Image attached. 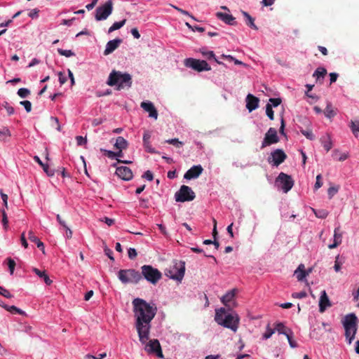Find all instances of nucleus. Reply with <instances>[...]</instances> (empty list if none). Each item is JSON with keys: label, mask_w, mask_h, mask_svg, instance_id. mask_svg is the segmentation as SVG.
<instances>
[{"label": "nucleus", "mask_w": 359, "mask_h": 359, "mask_svg": "<svg viewBox=\"0 0 359 359\" xmlns=\"http://www.w3.org/2000/svg\"><path fill=\"white\" fill-rule=\"evenodd\" d=\"M327 70L324 67H318L316 71L314 72L313 76L316 78V81H320V83H322V81H320V78H324L325 76L327 74Z\"/></svg>", "instance_id": "26"}, {"label": "nucleus", "mask_w": 359, "mask_h": 359, "mask_svg": "<svg viewBox=\"0 0 359 359\" xmlns=\"http://www.w3.org/2000/svg\"><path fill=\"white\" fill-rule=\"evenodd\" d=\"M276 182L277 185L285 193L289 191L294 184L292 177L284 172H280L279 174Z\"/></svg>", "instance_id": "9"}, {"label": "nucleus", "mask_w": 359, "mask_h": 359, "mask_svg": "<svg viewBox=\"0 0 359 359\" xmlns=\"http://www.w3.org/2000/svg\"><path fill=\"white\" fill-rule=\"evenodd\" d=\"M236 293V289H233V290H230L229 292H228L226 294H224L221 298V302H222V304H224L225 306H228L229 303L231 302L233 300V299L234 298Z\"/></svg>", "instance_id": "25"}, {"label": "nucleus", "mask_w": 359, "mask_h": 359, "mask_svg": "<svg viewBox=\"0 0 359 359\" xmlns=\"http://www.w3.org/2000/svg\"><path fill=\"white\" fill-rule=\"evenodd\" d=\"M165 275L170 278L180 280V267L177 266V264L173 266L172 269H166Z\"/></svg>", "instance_id": "23"}, {"label": "nucleus", "mask_w": 359, "mask_h": 359, "mask_svg": "<svg viewBox=\"0 0 359 359\" xmlns=\"http://www.w3.org/2000/svg\"><path fill=\"white\" fill-rule=\"evenodd\" d=\"M21 105H22L27 112H30L32 110V103L28 100L21 101L20 102Z\"/></svg>", "instance_id": "47"}, {"label": "nucleus", "mask_w": 359, "mask_h": 359, "mask_svg": "<svg viewBox=\"0 0 359 359\" xmlns=\"http://www.w3.org/2000/svg\"><path fill=\"white\" fill-rule=\"evenodd\" d=\"M0 294L8 299L13 297V295L8 290L1 286H0Z\"/></svg>", "instance_id": "41"}, {"label": "nucleus", "mask_w": 359, "mask_h": 359, "mask_svg": "<svg viewBox=\"0 0 359 359\" xmlns=\"http://www.w3.org/2000/svg\"><path fill=\"white\" fill-rule=\"evenodd\" d=\"M126 20L123 19V20L120 22H114L108 29V33L110 34L112 32L119 29L121 28L125 24H126Z\"/></svg>", "instance_id": "30"}, {"label": "nucleus", "mask_w": 359, "mask_h": 359, "mask_svg": "<svg viewBox=\"0 0 359 359\" xmlns=\"http://www.w3.org/2000/svg\"><path fill=\"white\" fill-rule=\"evenodd\" d=\"M29 94H30V90L25 88H20L18 90V95L22 98L27 97Z\"/></svg>", "instance_id": "38"}, {"label": "nucleus", "mask_w": 359, "mask_h": 359, "mask_svg": "<svg viewBox=\"0 0 359 359\" xmlns=\"http://www.w3.org/2000/svg\"><path fill=\"white\" fill-rule=\"evenodd\" d=\"M20 240H21L22 245L25 248H28V243H27V240H26L25 233V232H23V233L21 234Z\"/></svg>", "instance_id": "64"}, {"label": "nucleus", "mask_w": 359, "mask_h": 359, "mask_svg": "<svg viewBox=\"0 0 359 359\" xmlns=\"http://www.w3.org/2000/svg\"><path fill=\"white\" fill-rule=\"evenodd\" d=\"M107 83L110 86L117 85V90H121L126 87L130 88L132 85V77L128 73L112 70L109 74Z\"/></svg>", "instance_id": "3"}, {"label": "nucleus", "mask_w": 359, "mask_h": 359, "mask_svg": "<svg viewBox=\"0 0 359 359\" xmlns=\"http://www.w3.org/2000/svg\"><path fill=\"white\" fill-rule=\"evenodd\" d=\"M282 100L280 98H270L269 104H271V107H276L280 104Z\"/></svg>", "instance_id": "48"}, {"label": "nucleus", "mask_w": 359, "mask_h": 359, "mask_svg": "<svg viewBox=\"0 0 359 359\" xmlns=\"http://www.w3.org/2000/svg\"><path fill=\"white\" fill-rule=\"evenodd\" d=\"M58 76H59V81H60V83L61 85H63L64 83H65L67 82V77L63 74L62 72H59L58 73Z\"/></svg>", "instance_id": "63"}, {"label": "nucleus", "mask_w": 359, "mask_h": 359, "mask_svg": "<svg viewBox=\"0 0 359 359\" xmlns=\"http://www.w3.org/2000/svg\"><path fill=\"white\" fill-rule=\"evenodd\" d=\"M76 140L78 146H83L87 143L86 137H83L82 136H76Z\"/></svg>", "instance_id": "49"}, {"label": "nucleus", "mask_w": 359, "mask_h": 359, "mask_svg": "<svg viewBox=\"0 0 359 359\" xmlns=\"http://www.w3.org/2000/svg\"><path fill=\"white\" fill-rule=\"evenodd\" d=\"M259 102V100L257 97L248 94L246 97V108L251 112L258 107Z\"/></svg>", "instance_id": "16"}, {"label": "nucleus", "mask_w": 359, "mask_h": 359, "mask_svg": "<svg viewBox=\"0 0 359 359\" xmlns=\"http://www.w3.org/2000/svg\"><path fill=\"white\" fill-rule=\"evenodd\" d=\"M122 43V39H115L114 40H111L107 42L106 45V48L104 51V55H108L112 52H114Z\"/></svg>", "instance_id": "17"}, {"label": "nucleus", "mask_w": 359, "mask_h": 359, "mask_svg": "<svg viewBox=\"0 0 359 359\" xmlns=\"http://www.w3.org/2000/svg\"><path fill=\"white\" fill-rule=\"evenodd\" d=\"M150 138H151V135H150L149 132L146 131L143 135L144 144H149Z\"/></svg>", "instance_id": "58"}, {"label": "nucleus", "mask_w": 359, "mask_h": 359, "mask_svg": "<svg viewBox=\"0 0 359 359\" xmlns=\"http://www.w3.org/2000/svg\"><path fill=\"white\" fill-rule=\"evenodd\" d=\"M43 171L48 175V176H53L54 175V171L53 170L49 169V166L47 164L43 165V166H41Z\"/></svg>", "instance_id": "56"}, {"label": "nucleus", "mask_w": 359, "mask_h": 359, "mask_svg": "<svg viewBox=\"0 0 359 359\" xmlns=\"http://www.w3.org/2000/svg\"><path fill=\"white\" fill-rule=\"evenodd\" d=\"M10 136L11 133L8 128H4L2 130H0V140H4L6 138Z\"/></svg>", "instance_id": "42"}, {"label": "nucleus", "mask_w": 359, "mask_h": 359, "mask_svg": "<svg viewBox=\"0 0 359 359\" xmlns=\"http://www.w3.org/2000/svg\"><path fill=\"white\" fill-rule=\"evenodd\" d=\"M311 210L314 212L315 215L318 218L324 219L328 215V212L324 209L311 208Z\"/></svg>", "instance_id": "32"}, {"label": "nucleus", "mask_w": 359, "mask_h": 359, "mask_svg": "<svg viewBox=\"0 0 359 359\" xmlns=\"http://www.w3.org/2000/svg\"><path fill=\"white\" fill-rule=\"evenodd\" d=\"M6 311L11 312V313H18L20 315H24L25 312L21 309L17 308L15 306H7Z\"/></svg>", "instance_id": "36"}, {"label": "nucleus", "mask_w": 359, "mask_h": 359, "mask_svg": "<svg viewBox=\"0 0 359 359\" xmlns=\"http://www.w3.org/2000/svg\"><path fill=\"white\" fill-rule=\"evenodd\" d=\"M287 158V155L280 149H277L271 153L270 156L268 158V162L273 163V165L278 166L283 163Z\"/></svg>", "instance_id": "10"}, {"label": "nucleus", "mask_w": 359, "mask_h": 359, "mask_svg": "<svg viewBox=\"0 0 359 359\" xmlns=\"http://www.w3.org/2000/svg\"><path fill=\"white\" fill-rule=\"evenodd\" d=\"M302 133L309 140H313L314 135L311 130H302Z\"/></svg>", "instance_id": "55"}, {"label": "nucleus", "mask_w": 359, "mask_h": 359, "mask_svg": "<svg viewBox=\"0 0 359 359\" xmlns=\"http://www.w3.org/2000/svg\"><path fill=\"white\" fill-rule=\"evenodd\" d=\"M324 114L327 118H330L334 117L336 115V113L334 112L332 106L330 103H328L327 104V107L324 111Z\"/></svg>", "instance_id": "33"}, {"label": "nucleus", "mask_w": 359, "mask_h": 359, "mask_svg": "<svg viewBox=\"0 0 359 359\" xmlns=\"http://www.w3.org/2000/svg\"><path fill=\"white\" fill-rule=\"evenodd\" d=\"M306 296H307V294L304 291H302L299 292H294L292 294V297L293 298H297V299H302V298L306 297Z\"/></svg>", "instance_id": "52"}, {"label": "nucleus", "mask_w": 359, "mask_h": 359, "mask_svg": "<svg viewBox=\"0 0 359 359\" xmlns=\"http://www.w3.org/2000/svg\"><path fill=\"white\" fill-rule=\"evenodd\" d=\"M1 211V215H2L1 222L3 224L4 229L5 230H8V216H7V214H6V209H2Z\"/></svg>", "instance_id": "34"}, {"label": "nucleus", "mask_w": 359, "mask_h": 359, "mask_svg": "<svg viewBox=\"0 0 359 359\" xmlns=\"http://www.w3.org/2000/svg\"><path fill=\"white\" fill-rule=\"evenodd\" d=\"M342 236L340 233V229L339 227L335 228L334 232V242L332 244L328 245L329 249H333L339 245L341 243Z\"/></svg>", "instance_id": "20"}, {"label": "nucleus", "mask_w": 359, "mask_h": 359, "mask_svg": "<svg viewBox=\"0 0 359 359\" xmlns=\"http://www.w3.org/2000/svg\"><path fill=\"white\" fill-rule=\"evenodd\" d=\"M133 305L136 318L135 327L140 341L144 345V350L148 354L163 358V355L159 341L151 339L148 341L151 329L150 323L156 315V309L140 298L135 299L133 301Z\"/></svg>", "instance_id": "1"}, {"label": "nucleus", "mask_w": 359, "mask_h": 359, "mask_svg": "<svg viewBox=\"0 0 359 359\" xmlns=\"http://www.w3.org/2000/svg\"><path fill=\"white\" fill-rule=\"evenodd\" d=\"M351 129L355 137H359V121H351Z\"/></svg>", "instance_id": "31"}, {"label": "nucleus", "mask_w": 359, "mask_h": 359, "mask_svg": "<svg viewBox=\"0 0 359 359\" xmlns=\"http://www.w3.org/2000/svg\"><path fill=\"white\" fill-rule=\"evenodd\" d=\"M242 14L246 19L245 22H246L247 25H248L250 27H251L253 29L257 30L258 27L255 24V19L252 17H251L248 13H247L245 11H242Z\"/></svg>", "instance_id": "27"}, {"label": "nucleus", "mask_w": 359, "mask_h": 359, "mask_svg": "<svg viewBox=\"0 0 359 359\" xmlns=\"http://www.w3.org/2000/svg\"><path fill=\"white\" fill-rule=\"evenodd\" d=\"M320 335H321V334H318V331H317V329H316V328L313 329V330L311 332V333H310V336H311V337H312V338H313V339H317V340L320 339Z\"/></svg>", "instance_id": "60"}, {"label": "nucleus", "mask_w": 359, "mask_h": 359, "mask_svg": "<svg viewBox=\"0 0 359 359\" xmlns=\"http://www.w3.org/2000/svg\"><path fill=\"white\" fill-rule=\"evenodd\" d=\"M201 165H194L184 175V179L192 180L197 178L203 172Z\"/></svg>", "instance_id": "13"}, {"label": "nucleus", "mask_w": 359, "mask_h": 359, "mask_svg": "<svg viewBox=\"0 0 359 359\" xmlns=\"http://www.w3.org/2000/svg\"><path fill=\"white\" fill-rule=\"evenodd\" d=\"M195 198V194L192 189L186 185L181 186V202L192 201Z\"/></svg>", "instance_id": "14"}, {"label": "nucleus", "mask_w": 359, "mask_h": 359, "mask_svg": "<svg viewBox=\"0 0 359 359\" xmlns=\"http://www.w3.org/2000/svg\"><path fill=\"white\" fill-rule=\"evenodd\" d=\"M323 145L324 149L327 151H329L331 149L332 144L329 136L324 137V140L323 141Z\"/></svg>", "instance_id": "35"}, {"label": "nucleus", "mask_w": 359, "mask_h": 359, "mask_svg": "<svg viewBox=\"0 0 359 359\" xmlns=\"http://www.w3.org/2000/svg\"><path fill=\"white\" fill-rule=\"evenodd\" d=\"M339 191V187H331L328 189L327 194L330 199L332 198L333 196H334Z\"/></svg>", "instance_id": "45"}, {"label": "nucleus", "mask_w": 359, "mask_h": 359, "mask_svg": "<svg viewBox=\"0 0 359 359\" xmlns=\"http://www.w3.org/2000/svg\"><path fill=\"white\" fill-rule=\"evenodd\" d=\"M128 257L130 259H134L137 255L136 250L135 248H129V250L128 251Z\"/></svg>", "instance_id": "53"}, {"label": "nucleus", "mask_w": 359, "mask_h": 359, "mask_svg": "<svg viewBox=\"0 0 359 359\" xmlns=\"http://www.w3.org/2000/svg\"><path fill=\"white\" fill-rule=\"evenodd\" d=\"M184 65L186 67L198 72L211 70L210 66L205 60H201L192 57L185 59L184 60Z\"/></svg>", "instance_id": "7"}, {"label": "nucleus", "mask_w": 359, "mask_h": 359, "mask_svg": "<svg viewBox=\"0 0 359 359\" xmlns=\"http://www.w3.org/2000/svg\"><path fill=\"white\" fill-rule=\"evenodd\" d=\"M118 278L124 284L137 283L142 279V275L135 269H121Z\"/></svg>", "instance_id": "5"}, {"label": "nucleus", "mask_w": 359, "mask_h": 359, "mask_svg": "<svg viewBox=\"0 0 359 359\" xmlns=\"http://www.w3.org/2000/svg\"><path fill=\"white\" fill-rule=\"evenodd\" d=\"M215 320L218 325L236 332L238 328L240 318L236 313H227L224 308H220L215 311Z\"/></svg>", "instance_id": "2"}, {"label": "nucleus", "mask_w": 359, "mask_h": 359, "mask_svg": "<svg viewBox=\"0 0 359 359\" xmlns=\"http://www.w3.org/2000/svg\"><path fill=\"white\" fill-rule=\"evenodd\" d=\"M266 114L267 116L271 120H273L274 119V113H273V109L271 107V104H266Z\"/></svg>", "instance_id": "40"}, {"label": "nucleus", "mask_w": 359, "mask_h": 359, "mask_svg": "<svg viewBox=\"0 0 359 359\" xmlns=\"http://www.w3.org/2000/svg\"><path fill=\"white\" fill-rule=\"evenodd\" d=\"M278 142L279 137H278L276 130L273 128H270L265 134L261 148L263 149L267 146L278 143Z\"/></svg>", "instance_id": "11"}, {"label": "nucleus", "mask_w": 359, "mask_h": 359, "mask_svg": "<svg viewBox=\"0 0 359 359\" xmlns=\"http://www.w3.org/2000/svg\"><path fill=\"white\" fill-rule=\"evenodd\" d=\"M7 260H8V268L10 270V273L12 275L14 273V270H15L16 264H15V262L11 258H8Z\"/></svg>", "instance_id": "43"}, {"label": "nucleus", "mask_w": 359, "mask_h": 359, "mask_svg": "<svg viewBox=\"0 0 359 359\" xmlns=\"http://www.w3.org/2000/svg\"><path fill=\"white\" fill-rule=\"evenodd\" d=\"M142 177L147 179L149 181H152L154 179L153 174L149 170L146 171L142 175Z\"/></svg>", "instance_id": "57"}, {"label": "nucleus", "mask_w": 359, "mask_h": 359, "mask_svg": "<svg viewBox=\"0 0 359 359\" xmlns=\"http://www.w3.org/2000/svg\"><path fill=\"white\" fill-rule=\"evenodd\" d=\"M2 107L6 110L8 115H12L14 113V109L11 107L7 101L2 102Z\"/></svg>", "instance_id": "39"}, {"label": "nucleus", "mask_w": 359, "mask_h": 359, "mask_svg": "<svg viewBox=\"0 0 359 359\" xmlns=\"http://www.w3.org/2000/svg\"><path fill=\"white\" fill-rule=\"evenodd\" d=\"M114 147L120 150L126 149L128 147V142L123 137H118Z\"/></svg>", "instance_id": "28"}, {"label": "nucleus", "mask_w": 359, "mask_h": 359, "mask_svg": "<svg viewBox=\"0 0 359 359\" xmlns=\"http://www.w3.org/2000/svg\"><path fill=\"white\" fill-rule=\"evenodd\" d=\"M33 271L41 278H42L44 281V283L50 285L52 284L53 281L49 278L48 275L46 273V271H41L36 268L33 269Z\"/></svg>", "instance_id": "24"}, {"label": "nucleus", "mask_w": 359, "mask_h": 359, "mask_svg": "<svg viewBox=\"0 0 359 359\" xmlns=\"http://www.w3.org/2000/svg\"><path fill=\"white\" fill-rule=\"evenodd\" d=\"M107 356V353H100L99 355H97V356H93L92 355H90V354H88L86 355V359H103L104 358H106Z\"/></svg>", "instance_id": "50"}, {"label": "nucleus", "mask_w": 359, "mask_h": 359, "mask_svg": "<svg viewBox=\"0 0 359 359\" xmlns=\"http://www.w3.org/2000/svg\"><path fill=\"white\" fill-rule=\"evenodd\" d=\"M322 184H323V183H322V176H321V175H318L316 177V182L315 185H314L315 189H318L320 187H321Z\"/></svg>", "instance_id": "54"}, {"label": "nucleus", "mask_w": 359, "mask_h": 359, "mask_svg": "<svg viewBox=\"0 0 359 359\" xmlns=\"http://www.w3.org/2000/svg\"><path fill=\"white\" fill-rule=\"evenodd\" d=\"M57 52L60 55L65 56L67 57L74 56L75 55L74 53L71 50H63L62 48H58Z\"/></svg>", "instance_id": "37"}, {"label": "nucleus", "mask_w": 359, "mask_h": 359, "mask_svg": "<svg viewBox=\"0 0 359 359\" xmlns=\"http://www.w3.org/2000/svg\"><path fill=\"white\" fill-rule=\"evenodd\" d=\"M100 151L104 153V154L107 156L109 158L113 159L116 158V154L114 151L101 149Z\"/></svg>", "instance_id": "46"}, {"label": "nucleus", "mask_w": 359, "mask_h": 359, "mask_svg": "<svg viewBox=\"0 0 359 359\" xmlns=\"http://www.w3.org/2000/svg\"><path fill=\"white\" fill-rule=\"evenodd\" d=\"M141 269L142 276L154 285H156L162 277L161 273L150 265H144Z\"/></svg>", "instance_id": "6"}, {"label": "nucleus", "mask_w": 359, "mask_h": 359, "mask_svg": "<svg viewBox=\"0 0 359 359\" xmlns=\"http://www.w3.org/2000/svg\"><path fill=\"white\" fill-rule=\"evenodd\" d=\"M28 238L30 241L34 242L36 244L37 247L41 250L43 254H45V247L43 242H41L35 235L33 231H29L28 233Z\"/></svg>", "instance_id": "22"}, {"label": "nucleus", "mask_w": 359, "mask_h": 359, "mask_svg": "<svg viewBox=\"0 0 359 359\" xmlns=\"http://www.w3.org/2000/svg\"><path fill=\"white\" fill-rule=\"evenodd\" d=\"M273 329L275 330V332L276 331L278 334H286L287 331L290 330L286 327L282 323H276Z\"/></svg>", "instance_id": "29"}, {"label": "nucleus", "mask_w": 359, "mask_h": 359, "mask_svg": "<svg viewBox=\"0 0 359 359\" xmlns=\"http://www.w3.org/2000/svg\"><path fill=\"white\" fill-rule=\"evenodd\" d=\"M203 56H205L207 59L208 60H210V59H214L215 60V62H217L218 64H220V62H219L216 58H215V53H213V51H208V52H203L202 53Z\"/></svg>", "instance_id": "44"}, {"label": "nucleus", "mask_w": 359, "mask_h": 359, "mask_svg": "<svg viewBox=\"0 0 359 359\" xmlns=\"http://www.w3.org/2000/svg\"><path fill=\"white\" fill-rule=\"evenodd\" d=\"M116 174L123 180H130L133 178L132 170L126 166L118 167L116 170Z\"/></svg>", "instance_id": "12"}, {"label": "nucleus", "mask_w": 359, "mask_h": 359, "mask_svg": "<svg viewBox=\"0 0 359 359\" xmlns=\"http://www.w3.org/2000/svg\"><path fill=\"white\" fill-rule=\"evenodd\" d=\"M319 311L323 313L325 311L332 306L331 302L327 295L325 290L321 292L320 299H319Z\"/></svg>", "instance_id": "15"}, {"label": "nucleus", "mask_w": 359, "mask_h": 359, "mask_svg": "<svg viewBox=\"0 0 359 359\" xmlns=\"http://www.w3.org/2000/svg\"><path fill=\"white\" fill-rule=\"evenodd\" d=\"M141 107L146 111L149 112V115L150 117L154 118L156 119L157 118L158 112L151 102H142L141 103Z\"/></svg>", "instance_id": "18"}, {"label": "nucleus", "mask_w": 359, "mask_h": 359, "mask_svg": "<svg viewBox=\"0 0 359 359\" xmlns=\"http://www.w3.org/2000/svg\"><path fill=\"white\" fill-rule=\"evenodd\" d=\"M112 11L113 2L111 0H108L104 4L96 8L95 18L97 21L106 20L111 14Z\"/></svg>", "instance_id": "8"}, {"label": "nucleus", "mask_w": 359, "mask_h": 359, "mask_svg": "<svg viewBox=\"0 0 359 359\" xmlns=\"http://www.w3.org/2000/svg\"><path fill=\"white\" fill-rule=\"evenodd\" d=\"M104 252H105V255L112 261L114 260V258L113 257V252L111 250H110L109 248H108L107 247H105L104 248Z\"/></svg>", "instance_id": "61"}, {"label": "nucleus", "mask_w": 359, "mask_h": 359, "mask_svg": "<svg viewBox=\"0 0 359 359\" xmlns=\"http://www.w3.org/2000/svg\"><path fill=\"white\" fill-rule=\"evenodd\" d=\"M358 318L354 313L346 315L342 320V325L345 330V337L348 344H351L355 338L357 331Z\"/></svg>", "instance_id": "4"}, {"label": "nucleus", "mask_w": 359, "mask_h": 359, "mask_svg": "<svg viewBox=\"0 0 359 359\" xmlns=\"http://www.w3.org/2000/svg\"><path fill=\"white\" fill-rule=\"evenodd\" d=\"M100 221L104 222L109 226L114 224V219H110L107 217H104V218L101 219Z\"/></svg>", "instance_id": "62"}, {"label": "nucleus", "mask_w": 359, "mask_h": 359, "mask_svg": "<svg viewBox=\"0 0 359 359\" xmlns=\"http://www.w3.org/2000/svg\"><path fill=\"white\" fill-rule=\"evenodd\" d=\"M274 332H275V330L271 329L268 326L266 332L263 335V338L265 339H267L270 338Z\"/></svg>", "instance_id": "51"}, {"label": "nucleus", "mask_w": 359, "mask_h": 359, "mask_svg": "<svg viewBox=\"0 0 359 359\" xmlns=\"http://www.w3.org/2000/svg\"><path fill=\"white\" fill-rule=\"evenodd\" d=\"M39 9L34 8L32 9L28 14V15L32 18H36L39 16Z\"/></svg>", "instance_id": "59"}, {"label": "nucleus", "mask_w": 359, "mask_h": 359, "mask_svg": "<svg viewBox=\"0 0 359 359\" xmlns=\"http://www.w3.org/2000/svg\"><path fill=\"white\" fill-rule=\"evenodd\" d=\"M294 275L299 281H302L309 275V272L306 271L304 265L301 264L294 271Z\"/></svg>", "instance_id": "21"}, {"label": "nucleus", "mask_w": 359, "mask_h": 359, "mask_svg": "<svg viewBox=\"0 0 359 359\" xmlns=\"http://www.w3.org/2000/svg\"><path fill=\"white\" fill-rule=\"evenodd\" d=\"M216 16L219 20H222L225 23L230 25H234L236 24L235 22V18H233L231 15L227 14V13H223L222 12H217L216 13Z\"/></svg>", "instance_id": "19"}]
</instances>
